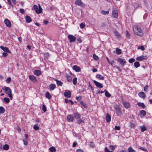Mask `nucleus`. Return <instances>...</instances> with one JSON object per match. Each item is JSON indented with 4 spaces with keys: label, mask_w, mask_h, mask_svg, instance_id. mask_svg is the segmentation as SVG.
<instances>
[{
    "label": "nucleus",
    "mask_w": 152,
    "mask_h": 152,
    "mask_svg": "<svg viewBox=\"0 0 152 152\" xmlns=\"http://www.w3.org/2000/svg\"><path fill=\"white\" fill-rule=\"evenodd\" d=\"M50 152H55L56 151V148L53 146L50 147L49 149Z\"/></svg>",
    "instance_id": "33"
},
{
    "label": "nucleus",
    "mask_w": 152,
    "mask_h": 152,
    "mask_svg": "<svg viewBox=\"0 0 152 152\" xmlns=\"http://www.w3.org/2000/svg\"><path fill=\"white\" fill-rule=\"evenodd\" d=\"M121 127L120 126H115V129L116 130H119L120 129Z\"/></svg>",
    "instance_id": "59"
},
{
    "label": "nucleus",
    "mask_w": 152,
    "mask_h": 152,
    "mask_svg": "<svg viewBox=\"0 0 152 152\" xmlns=\"http://www.w3.org/2000/svg\"><path fill=\"white\" fill-rule=\"evenodd\" d=\"M101 12L102 14L105 15L108 14L109 13V11L107 10L105 11L104 10H102Z\"/></svg>",
    "instance_id": "40"
},
{
    "label": "nucleus",
    "mask_w": 152,
    "mask_h": 152,
    "mask_svg": "<svg viewBox=\"0 0 152 152\" xmlns=\"http://www.w3.org/2000/svg\"><path fill=\"white\" fill-rule=\"evenodd\" d=\"M139 49L141 50H145V48L143 46H141L140 47Z\"/></svg>",
    "instance_id": "64"
},
{
    "label": "nucleus",
    "mask_w": 152,
    "mask_h": 152,
    "mask_svg": "<svg viewBox=\"0 0 152 152\" xmlns=\"http://www.w3.org/2000/svg\"><path fill=\"white\" fill-rule=\"evenodd\" d=\"M138 95L140 97L143 99H145L146 97L145 94L144 92L142 91L139 93Z\"/></svg>",
    "instance_id": "16"
},
{
    "label": "nucleus",
    "mask_w": 152,
    "mask_h": 152,
    "mask_svg": "<svg viewBox=\"0 0 152 152\" xmlns=\"http://www.w3.org/2000/svg\"><path fill=\"white\" fill-rule=\"evenodd\" d=\"M7 52H4L2 53V56L4 57H6L8 55Z\"/></svg>",
    "instance_id": "55"
},
{
    "label": "nucleus",
    "mask_w": 152,
    "mask_h": 152,
    "mask_svg": "<svg viewBox=\"0 0 152 152\" xmlns=\"http://www.w3.org/2000/svg\"><path fill=\"white\" fill-rule=\"evenodd\" d=\"M45 56L46 58H48L49 56V54L48 53H44Z\"/></svg>",
    "instance_id": "49"
},
{
    "label": "nucleus",
    "mask_w": 152,
    "mask_h": 152,
    "mask_svg": "<svg viewBox=\"0 0 152 152\" xmlns=\"http://www.w3.org/2000/svg\"><path fill=\"white\" fill-rule=\"evenodd\" d=\"M137 105L143 108H144L146 107V106L143 103H138Z\"/></svg>",
    "instance_id": "30"
},
{
    "label": "nucleus",
    "mask_w": 152,
    "mask_h": 152,
    "mask_svg": "<svg viewBox=\"0 0 152 152\" xmlns=\"http://www.w3.org/2000/svg\"><path fill=\"white\" fill-rule=\"evenodd\" d=\"M104 91L105 92V95L106 97H109L110 96V94L107 91H106L105 90Z\"/></svg>",
    "instance_id": "35"
},
{
    "label": "nucleus",
    "mask_w": 152,
    "mask_h": 152,
    "mask_svg": "<svg viewBox=\"0 0 152 152\" xmlns=\"http://www.w3.org/2000/svg\"><path fill=\"white\" fill-rule=\"evenodd\" d=\"M75 4L77 5H80L82 7H84L85 5L81 0H76L75 1Z\"/></svg>",
    "instance_id": "11"
},
{
    "label": "nucleus",
    "mask_w": 152,
    "mask_h": 152,
    "mask_svg": "<svg viewBox=\"0 0 152 152\" xmlns=\"http://www.w3.org/2000/svg\"><path fill=\"white\" fill-rule=\"evenodd\" d=\"M23 142L24 144L25 145H27L28 144V142L26 139H23Z\"/></svg>",
    "instance_id": "52"
},
{
    "label": "nucleus",
    "mask_w": 152,
    "mask_h": 152,
    "mask_svg": "<svg viewBox=\"0 0 152 152\" xmlns=\"http://www.w3.org/2000/svg\"><path fill=\"white\" fill-rule=\"evenodd\" d=\"M56 88V85L54 84H51L49 85V89L51 91L54 90Z\"/></svg>",
    "instance_id": "19"
},
{
    "label": "nucleus",
    "mask_w": 152,
    "mask_h": 152,
    "mask_svg": "<svg viewBox=\"0 0 152 152\" xmlns=\"http://www.w3.org/2000/svg\"><path fill=\"white\" fill-rule=\"evenodd\" d=\"M130 126L131 127H133V128L134 127L135 125L134 124H133V123H130Z\"/></svg>",
    "instance_id": "62"
},
{
    "label": "nucleus",
    "mask_w": 152,
    "mask_h": 152,
    "mask_svg": "<svg viewBox=\"0 0 152 152\" xmlns=\"http://www.w3.org/2000/svg\"><path fill=\"white\" fill-rule=\"evenodd\" d=\"M128 61L130 63H132L135 61V59L134 58H131L129 59Z\"/></svg>",
    "instance_id": "48"
},
{
    "label": "nucleus",
    "mask_w": 152,
    "mask_h": 152,
    "mask_svg": "<svg viewBox=\"0 0 152 152\" xmlns=\"http://www.w3.org/2000/svg\"><path fill=\"white\" fill-rule=\"evenodd\" d=\"M5 111L4 108L2 106H0V113H4Z\"/></svg>",
    "instance_id": "37"
},
{
    "label": "nucleus",
    "mask_w": 152,
    "mask_h": 152,
    "mask_svg": "<svg viewBox=\"0 0 152 152\" xmlns=\"http://www.w3.org/2000/svg\"><path fill=\"white\" fill-rule=\"evenodd\" d=\"M117 60L122 66H124L126 63V61L125 59L121 58H118Z\"/></svg>",
    "instance_id": "5"
},
{
    "label": "nucleus",
    "mask_w": 152,
    "mask_h": 152,
    "mask_svg": "<svg viewBox=\"0 0 152 152\" xmlns=\"http://www.w3.org/2000/svg\"><path fill=\"white\" fill-rule=\"evenodd\" d=\"M67 120L68 121L72 122L74 120V118L72 115H67Z\"/></svg>",
    "instance_id": "15"
},
{
    "label": "nucleus",
    "mask_w": 152,
    "mask_h": 152,
    "mask_svg": "<svg viewBox=\"0 0 152 152\" xmlns=\"http://www.w3.org/2000/svg\"><path fill=\"white\" fill-rule=\"evenodd\" d=\"M123 104L124 105L125 107L126 108H128L130 107V105L129 103L128 102H123Z\"/></svg>",
    "instance_id": "18"
},
{
    "label": "nucleus",
    "mask_w": 152,
    "mask_h": 152,
    "mask_svg": "<svg viewBox=\"0 0 152 152\" xmlns=\"http://www.w3.org/2000/svg\"><path fill=\"white\" fill-rule=\"evenodd\" d=\"M121 50L118 48H117L116 49V53L118 55H119L121 53Z\"/></svg>",
    "instance_id": "28"
},
{
    "label": "nucleus",
    "mask_w": 152,
    "mask_h": 152,
    "mask_svg": "<svg viewBox=\"0 0 152 152\" xmlns=\"http://www.w3.org/2000/svg\"><path fill=\"white\" fill-rule=\"evenodd\" d=\"M134 67L137 68L140 66V64L138 61H136L134 63Z\"/></svg>",
    "instance_id": "34"
},
{
    "label": "nucleus",
    "mask_w": 152,
    "mask_h": 152,
    "mask_svg": "<svg viewBox=\"0 0 152 152\" xmlns=\"http://www.w3.org/2000/svg\"><path fill=\"white\" fill-rule=\"evenodd\" d=\"M113 107L118 115H121L122 114L121 108L118 105L115 104L113 106Z\"/></svg>",
    "instance_id": "3"
},
{
    "label": "nucleus",
    "mask_w": 152,
    "mask_h": 152,
    "mask_svg": "<svg viewBox=\"0 0 152 152\" xmlns=\"http://www.w3.org/2000/svg\"><path fill=\"white\" fill-rule=\"evenodd\" d=\"M126 37L128 39H129L130 38V34L129 33L128 31H126Z\"/></svg>",
    "instance_id": "43"
},
{
    "label": "nucleus",
    "mask_w": 152,
    "mask_h": 152,
    "mask_svg": "<svg viewBox=\"0 0 152 152\" xmlns=\"http://www.w3.org/2000/svg\"><path fill=\"white\" fill-rule=\"evenodd\" d=\"M94 58L96 60H97L98 59V57L95 54H94L93 55Z\"/></svg>",
    "instance_id": "56"
},
{
    "label": "nucleus",
    "mask_w": 152,
    "mask_h": 152,
    "mask_svg": "<svg viewBox=\"0 0 152 152\" xmlns=\"http://www.w3.org/2000/svg\"><path fill=\"white\" fill-rule=\"evenodd\" d=\"M140 128L141 129V131L143 132L147 130V128L144 126H140Z\"/></svg>",
    "instance_id": "29"
},
{
    "label": "nucleus",
    "mask_w": 152,
    "mask_h": 152,
    "mask_svg": "<svg viewBox=\"0 0 152 152\" xmlns=\"http://www.w3.org/2000/svg\"><path fill=\"white\" fill-rule=\"evenodd\" d=\"M118 15V13L117 10H113L112 12V15L114 18H117Z\"/></svg>",
    "instance_id": "14"
},
{
    "label": "nucleus",
    "mask_w": 152,
    "mask_h": 152,
    "mask_svg": "<svg viewBox=\"0 0 152 152\" xmlns=\"http://www.w3.org/2000/svg\"><path fill=\"white\" fill-rule=\"evenodd\" d=\"M96 77L100 80H103L104 79V77L102 75L99 74H97L96 75Z\"/></svg>",
    "instance_id": "27"
},
{
    "label": "nucleus",
    "mask_w": 152,
    "mask_h": 152,
    "mask_svg": "<svg viewBox=\"0 0 152 152\" xmlns=\"http://www.w3.org/2000/svg\"><path fill=\"white\" fill-rule=\"evenodd\" d=\"M66 77L68 81L69 82L72 81V78L69 75L66 74Z\"/></svg>",
    "instance_id": "24"
},
{
    "label": "nucleus",
    "mask_w": 152,
    "mask_h": 152,
    "mask_svg": "<svg viewBox=\"0 0 152 152\" xmlns=\"http://www.w3.org/2000/svg\"><path fill=\"white\" fill-rule=\"evenodd\" d=\"M32 10H38V6L36 5H34Z\"/></svg>",
    "instance_id": "53"
},
{
    "label": "nucleus",
    "mask_w": 152,
    "mask_h": 152,
    "mask_svg": "<svg viewBox=\"0 0 152 152\" xmlns=\"http://www.w3.org/2000/svg\"><path fill=\"white\" fill-rule=\"evenodd\" d=\"M73 70L77 72H79L81 71L80 68L77 65H74L72 67Z\"/></svg>",
    "instance_id": "13"
},
{
    "label": "nucleus",
    "mask_w": 152,
    "mask_h": 152,
    "mask_svg": "<svg viewBox=\"0 0 152 152\" xmlns=\"http://www.w3.org/2000/svg\"><path fill=\"white\" fill-rule=\"evenodd\" d=\"M11 80V78L10 77H8L7 78L6 80V82L7 83L10 82Z\"/></svg>",
    "instance_id": "54"
},
{
    "label": "nucleus",
    "mask_w": 152,
    "mask_h": 152,
    "mask_svg": "<svg viewBox=\"0 0 152 152\" xmlns=\"http://www.w3.org/2000/svg\"><path fill=\"white\" fill-rule=\"evenodd\" d=\"M77 80V77H75L73 79V84L74 85H76Z\"/></svg>",
    "instance_id": "44"
},
{
    "label": "nucleus",
    "mask_w": 152,
    "mask_h": 152,
    "mask_svg": "<svg viewBox=\"0 0 152 152\" xmlns=\"http://www.w3.org/2000/svg\"><path fill=\"white\" fill-rule=\"evenodd\" d=\"M4 22L6 26L8 27H10L11 26V23L8 19H5Z\"/></svg>",
    "instance_id": "10"
},
{
    "label": "nucleus",
    "mask_w": 152,
    "mask_h": 152,
    "mask_svg": "<svg viewBox=\"0 0 152 152\" xmlns=\"http://www.w3.org/2000/svg\"><path fill=\"white\" fill-rule=\"evenodd\" d=\"M25 19L26 22L28 23H30L32 21L31 18L28 15L26 17Z\"/></svg>",
    "instance_id": "21"
},
{
    "label": "nucleus",
    "mask_w": 152,
    "mask_h": 152,
    "mask_svg": "<svg viewBox=\"0 0 152 152\" xmlns=\"http://www.w3.org/2000/svg\"><path fill=\"white\" fill-rule=\"evenodd\" d=\"M128 152H136L131 147H129L128 148Z\"/></svg>",
    "instance_id": "32"
},
{
    "label": "nucleus",
    "mask_w": 152,
    "mask_h": 152,
    "mask_svg": "<svg viewBox=\"0 0 152 152\" xmlns=\"http://www.w3.org/2000/svg\"><path fill=\"white\" fill-rule=\"evenodd\" d=\"M43 22L45 24L47 25L48 23V21L47 20H44Z\"/></svg>",
    "instance_id": "63"
},
{
    "label": "nucleus",
    "mask_w": 152,
    "mask_h": 152,
    "mask_svg": "<svg viewBox=\"0 0 152 152\" xmlns=\"http://www.w3.org/2000/svg\"><path fill=\"white\" fill-rule=\"evenodd\" d=\"M64 95L65 97L68 98H70L71 96V93L70 91L67 90L65 91Z\"/></svg>",
    "instance_id": "9"
},
{
    "label": "nucleus",
    "mask_w": 152,
    "mask_h": 152,
    "mask_svg": "<svg viewBox=\"0 0 152 152\" xmlns=\"http://www.w3.org/2000/svg\"><path fill=\"white\" fill-rule=\"evenodd\" d=\"M45 96L47 98L49 99H50L52 97L51 95L48 91L45 94Z\"/></svg>",
    "instance_id": "26"
},
{
    "label": "nucleus",
    "mask_w": 152,
    "mask_h": 152,
    "mask_svg": "<svg viewBox=\"0 0 152 152\" xmlns=\"http://www.w3.org/2000/svg\"><path fill=\"white\" fill-rule=\"evenodd\" d=\"M67 37L69 40L70 43H71L72 42H74L76 41V38L72 35L69 34Z\"/></svg>",
    "instance_id": "4"
},
{
    "label": "nucleus",
    "mask_w": 152,
    "mask_h": 152,
    "mask_svg": "<svg viewBox=\"0 0 152 152\" xmlns=\"http://www.w3.org/2000/svg\"><path fill=\"white\" fill-rule=\"evenodd\" d=\"M33 128L35 130H38L39 129V127L38 126V124H37L34 125L33 126Z\"/></svg>",
    "instance_id": "36"
},
{
    "label": "nucleus",
    "mask_w": 152,
    "mask_h": 152,
    "mask_svg": "<svg viewBox=\"0 0 152 152\" xmlns=\"http://www.w3.org/2000/svg\"><path fill=\"white\" fill-rule=\"evenodd\" d=\"M4 101L8 103L10 102V100L9 98L5 97L4 98Z\"/></svg>",
    "instance_id": "42"
},
{
    "label": "nucleus",
    "mask_w": 152,
    "mask_h": 152,
    "mask_svg": "<svg viewBox=\"0 0 152 152\" xmlns=\"http://www.w3.org/2000/svg\"><path fill=\"white\" fill-rule=\"evenodd\" d=\"M148 86L147 85L145 86L144 88V90L145 91L148 92Z\"/></svg>",
    "instance_id": "50"
},
{
    "label": "nucleus",
    "mask_w": 152,
    "mask_h": 152,
    "mask_svg": "<svg viewBox=\"0 0 152 152\" xmlns=\"http://www.w3.org/2000/svg\"><path fill=\"white\" fill-rule=\"evenodd\" d=\"M80 104L84 107L85 108H87L88 107L87 105L85 103H84L82 100H80Z\"/></svg>",
    "instance_id": "25"
},
{
    "label": "nucleus",
    "mask_w": 152,
    "mask_h": 152,
    "mask_svg": "<svg viewBox=\"0 0 152 152\" xmlns=\"http://www.w3.org/2000/svg\"><path fill=\"white\" fill-rule=\"evenodd\" d=\"M36 13L37 14H39V13H42V10H35Z\"/></svg>",
    "instance_id": "57"
},
{
    "label": "nucleus",
    "mask_w": 152,
    "mask_h": 152,
    "mask_svg": "<svg viewBox=\"0 0 152 152\" xmlns=\"http://www.w3.org/2000/svg\"><path fill=\"white\" fill-rule=\"evenodd\" d=\"M9 145L7 144H5L3 147V149L6 150H8L9 149Z\"/></svg>",
    "instance_id": "41"
},
{
    "label": "nucleus",
    "mask_w": 152,
    "mask_h": 152,
    "mask_svg": "<svg viewBox=\"0 0 152 152\" xmlns=\"http://www.w3.org/2000/svg\"><path fill=\"white\" fill-rule=\"evenodd\" d=\"M146 59V56L143 55L138 56L136 58V60L139 61H142V60H145Z\"/></svg>",
    "instance_id": "7"
},
{
    "label": "nucleus",
    "mask_w": 152,
    "mask_h": 152,
    "mask_svg": "<svg viewBox=\"0 0 152 152\" xmlns=\"http://www.w3.org/2000/svg\"><path fill=\"white\" fill-rule=\"evenodd\" d=\"M90 143V145L91 147L93 148L95 144H94V142H91Z\"/></svg>",
    "instance_id": "51"
},
{
    "label": "nucleus",
    "mask_w": 152,
    "mask_h": 152,
    "mask_svg": "<svg viewBox=\"0 0 152 152\" xmlns=\"http://www.w3.org/2000/svg\"><path fill=\"white\" fill-rule=\"evenodd\" d=\"M114 34L118 38H120L121 37V36L120 34L117 31H115L114 33Z\"/></svg>",
    "instance_id": "31"
},
{
    "label": "nucleus",
    "mask_w": 152,
    "mask_h": 152,
    "mask_svg": "<svg viewBox=\"0 0 152 152\" xmlns=\"http://www.w3.org/2000/svg\"><path fill=\"white\" fill-rule=\"evenodd\" d=\"M105 152H113L112 151L109 150L107 147H106L105 148L104 150Z\"/></svg>",
    "instance_id": "58"
},
{
    "label": "nucleus",
    "mask_w": 152,
    "mask_h": 152,
    "mask_svg": "<svg viewBox=\"0 0 152 152\" xmlns=\"http://www.w3.org/2000/svg\"><path fill=\"white\" fill-rule=\"evenodd\" d=\"M134 33L137 35L139 36H142L143 34L141 28L137 25L134 26L133 27Z\"/></svg>",
    "instance_id": "1"
},
{
    "label": "nucleus",
    "mask_w": 152,
    "mask_h": 152,
    "mask_svg": "<svg viewBox=\"0 0 152 152\" xmlns=\"http://www.w3.org/2000/svg\"><path fill=\"white\" fill-rule=\"evenodd\" d=\"M34 74L37 76H39L41 74V72L40 71L37 70L34 71Z\"/></svg>",
    "instance_id": "22"
},
{
    "label": "nucleus",
    "mask_w": 152,
    "mask_h": 152,
    "mask_svg": "<svg viewBox=\"0 0 152 152\" xmlns=\"http://www.w3.org/2000/svg\"><path fill=\"white\" fill-rule=\"evenodd\" d=\"M77 122V124H80L81 123H84V122L83 120L80 118V119H78Z\"/></svg>",
    "instance_id": "38"
},
{
    "label": "nucleus",
    "mask_w": 152,
    "mask_h": 152,
    "mask_svg": "<svg viewBox=\"0 0 152 152\" xmlns=\"http://www.w3.org/2000/svg\"><path fill=\"white\" fill-rule=\"evenodd\" d=\"M42 110L44 112H46V107L45 105L44 104L42 105Z\"/></svg>",
    "instance_id": "47"
},
{
    "label": "nucleus",
    "mask_w": 152,
    "mask_h": 152,
    "mask_svg": "<svg viewBox=\"0 0 152 152\" xmlns=\"http://www.w3.org/2000/svg\"><path fill=\"white\" fill-rule=\"evenodd\" d=\"M81 116V115L77 112L75 113L74 114V117L77 119H80Z\"/></svg>",
    "instance_id": "20"
},
{
    "label": "nucleus",
    "mask_w": 152,
    "mask_h": 152,
    "mask_svg": "<svg viewBox=\"0 0 152 152\" xmlns=\"http://www.w3.org/2000/svg\"><path fill=\"white\" fill-rule=\"evenodd\" d=\"M139 149L141 150H142L143 151H144L145 152H146L147 151V149L145 147H141L139 148Z\"/></svg>",
    "instance_id": "46"
},
{
    "label": "nucleus",
    "mask_w": 152,
    "mask_h": 152,
    "mask_svg": "<svg viewBox=\"0 0 152 152\" xmlns=\"http://www.w3.org/2000/svg\"><path fill=\"white\" fill-rule=\"evenodd\" d=\"M85 26V23H82L80 24V27L81 28H84Z\"/></svg>",
    "instance_id": "45"
},
{
    "label": "nucleus",
    "mask_w": 152,
    "mask_h": 152,
    "mask_svg": "<svg viewBox=\"0 0 152 152\" xmlns=\"http://www.w3.org/2000/svg\"><path fill=\"white\" fill-rule=\"evenodd\" d=\"M54 80L56 81V84L58 86H62L63 84L62 82L56 79H55Z\"/></svg>",
    "instance_id": "23"
},
{
    "label": "nucleus",
    "mask_w": 152,
    "mask_h": 152,
    "mask_svg": "<svg viewBox=\"0 0 152 152\" xmlns=\"http://www.w3.org/2000/svg\"><path fill=\"white\" fill-rule=\"evenodd\" d=\"M140 114L142 115L143 116H144L146 115V112L145 110H142L140 111Z\"/></svg>",
    "instance_id": "39"
},
{
    "label": "nucleus",
    "mask_w": 152,
    "mask_h": 152,
    "mask_svg": "<svg viewBox=\"0 0 152 152\" xmlns=\"http://www.w3.org/2000/svg\"><path fill=\"white\" fill-rule=\"evenodd\" d=\"M29 79L34 82H37L36 77L33 75H29L28 76Z\"/></svg>",
    "instance_id": "8"
},
{
    "label": "nucleus",
    "mask_w": 152,
    "mask_h": 152,
    "mask_svg": "<svg viewBox=\"0 0 152 152\" xmlns=\"http://www.w3.org/2000/svg\"><path fill=\"white\" fill-rule=\"evenodd\" d=\"M4 91L6 94L8 95L11 100H12V96L11 93L12 91L11 89L9 87L6 86H4Z\"/></svg>",
    "instance_id": "2"
},
{
    "label": "nucleus",
    "mask_w": 152,
    "mask_h": 152,
    "mask_svg": "<svg viewBox=\"0 0 152 152\" xmlns=\"http://www.w3.org/2000/svg\"><path fill=\"white\" fill-rule=\"evenodd\" d=\"M93 81L97 87L100 88H101L103 87V86L102 84L99 83L97 81H96L95 80H94Z\"/></svg>",
    "instance_id": "12"
},
{
    "label": "nucleus",
    "mask_w": 152,
    "mask_h": 152,
    "mask_svg": "<svg viewBox=\"0 0 152 152\" xmlns=\"http://www.w3.org/2000/svg\"><path fill=\"white\" fill-rule=\"evenodd\" d=\"M0 48L5 52H7L9 53H11L10 51L6 47L1 46Z\"/></svg>",
    "instance_id": "6"
},
{
    "label": "nucleus",
    "mask_w": 152,
    "mask_h": 152,
    "mask_svg": "<svg viewBox=\"0 0 152 152\" xmlns=\"http://www.w3.org/2000/svg\"><path fill=\"white\" fill-rule=\"evenodd\" d=\"M82 98L81 96H76V99L78 101H80Z\"/></svg>",
    "instance_id": "60"
},
{
    "label": "nucleus",
    "mask_w": 152,
    "mask_h": 152,
    "mask_svg": "<svg viewBox=\"0 0 152 152\" xmlns=\"http://www.w3.org/2000/svg\"><path fill=\"white\" fill-rule=\"evenodd\" d=\"M109 148L110 150H113L114 149V147L113 145H110L109 147Z\"/></svg>",
    "instance_id": "61"
},
{
    "label": "nucleus",
    "mask_w": 152,
    "mask_h": 152,
    "mask_svg": "<svg viewBox=\"0 0 152 152\" xmlns=\"http://www.w3.org/2000/svg\"><path fill=\"white\" fill-rule=\"evenodd\" d=\"M106 119L107 123L111 121V116L109 113H107L106 116Z\"/></svg>",
    "instance_id": "17"
}]
</instances>
